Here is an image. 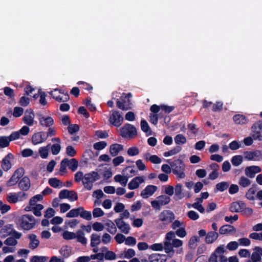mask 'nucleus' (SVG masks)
<instances>
[{"label": "nucleus", "instance_id": "f257e3e1", "mask_svg": "<svg viewBox=\"0 0 262 262\" xmlns=\"http://www.w3.org/2000/svg\"><path fill=\"white\" fill-rule=\"evenodd\" d=\"M172 168L173 173L179 178L183 179L186 177L184 172L185 164L184 162L179 159L171 161V159L166 160Z\"/></svg>", "mask_w": 262, "mask_h": 262}, {"label": "nucleus", "instance_id": "f03ea898", "mask_svg": "<svg viewBox=\"0 0 262 262\" xmlns=\"http://www.w3.org/2000/svg\"><path fill=\"white\" fill-rule=\"evenodd\" d=\"M132 95L130 93L125 94L123 93L120 97V99H117L116 100V105L118 108L122 111H127L132 109V103L130 98Z\"/></svg>", "mask_w": 262, "mask_h": 262}, {"label": "nucleus", "instance_id": "7ed1b4c3", "mask_svg": "<svg viewBox=\"0 0 262 262\" xmlns=\"http://www.w3.org/2000/svg\"><path fill=\"white\" fill-rule=\"evenodd\" d=\"M100 177L99 173L95 171L85 174V178L82 181L84 188L88 190H91L93 187V183L99 180Z\"/></svg>", "mask_w": 262, "mask_h": 262}, {"label": "nucleus", "instance_id": "20e7f679", "mask_svg": "<svg viewBox=\"0 0 262 262\" xmlns=\"http://www.w3.org/2000/svg\"><path fill=\"white\" fill-rule=\"evenodd\" d=\"M33 216L24 214L16 220V223L24 230H30L33 228Z\"/></svg>", "mask_w": 262, "mask_h": 262}, {"label": "nucleus", "instance_id": "39448f33", "mask_svg": "<svg viewBox=\"0 0 262 262\" xmlns=\"http://www.w3.org/2000/svg\"><path fill=\"white\" fill-rule=\"evenodd\" d=\"M137 135L136 127L129 123H126L120 128V135L124 138H134Z\"/></svg>", "mask_w": 262, "mask_h": 262}, {"label": "nucleus", "instance_id": "423d86ee", "mask_svg": "<svg viewBox=\"0 0 262 262\" xmlns=\"http://www.w3.org/2000/svg\"><path fill=\"white\" fill-rule=\"evenodd\" d=\"M10 235L17 239H19L21 236V233L16 231L13 229V225L12 224H7L1 229L0 235L2 238H4Z\"/></svg>", "mask_w": 262, "mask_h": 262}, {"label": "nucleus", "instance_id": "0eeeda50", "mask_svg": "<svg viewBox=\"0 0 262 262\" xmlns=\"http://www.w3.org/2000/svg\"><path fill=\"white\" fill-rule=\"evenodd\" d=\"M244 154L245 159L248 161H260L262 160V151L260 150L245 151Z\"/></svg>", "mask_w": 262, "mask_h": 262}, {"label": "nucleus", "instance_id": "6e6552de", "mask_svg": "<svg viewBox=\"0 0 262 262\" xmlns=\"http://www.w3.org/2000/svg\"><path fill=\"white\" fill-rule=\"evenodd\" d=\"M174 213L170 210H165L162 211L159 215V220L163 223L164 225H168L171 223L174 219Z\"/></svg>", "mask_w": 262, "mask_h": 262}, {"label": "nucleus", "instance_id": "1a4fd4ad", "mask_svg": "<svg viewBox=\"0 0 262 262\" xmlns=\"http://www.w3.org/2000/svg\"><path fill=\"white\" fill-rule=\"evenodd\" d=\"M110 122L116 127H119L122 124L123 118L119 111H114L109 118Z\"/></svg>", "mask_w": 262, "mask_h": 262}, {"label": "nucleus", "instance_id": "9d476101", "mask_svg": "<svg viewBox=\"0 0 262 262\" xmlns=\"http://www.w3.org/2000/svg\"><path fill=\"white\" fill-rule=\"evenodd\" d=\"M245 206L246 204L243 201L234 202L231 204L229 210L232 212H243Z\"/></svg>", "mask_w": 262, "mask_h": 262}, {"label": "nucleus", "instance_id": "9b49d317", "mask_svg": "<svg viewBox=\"0 0 262 262\" xmlns=\"http://www.w3.org/2000/svg\"><path fill=\"white\" fill-rule=\"evenodd\" d=\"M157 187L152 185H147L144 190L141 192V196L143 199H147L149 196H151L157 190Z\"/></svg>", "mask_w": 262, "mask_h": 262}, {"label": "nucleus", "instance_id": "f8f14e48", "mask_svg": "<svg viewBox=\"0 0 262 262\" xmlns=\"http://www.w3.org/2000/svg\"><path fill=\"white\" fill-rule=\"evenodd\" d=\"M13 158V155L11 153H9L3 159L1 166L5 171H8L11 168L12 165L10 160Z\"/></svg>", "mask_w": 262, "mask_h": 262}, {"label": "nucleus", "instance_id": "ddd939ff", "mask_svg": "<svg viewBox=\"0 0 262 262\" xmlns=\"http://www.w3.org/2000/svg\"><path fill=\"white\" fill-rule=\"evenodd\" d=\"M144 178L142 177H136L133 178L128 184V188L130 190L138 188L140 184L144 182Z\"/></svg>", "mask_w": 262, "mask_h": 262}, {"label": "nucleus", "instance_id": "4468645a", "mask_svg": "<svg viewBox=\"0 0 262 262\" xmlns=\"http://www.w3.org/2000/svg\"><path fill=\"white\" fill-rule=\"evenodd\" d=\"M115 223L120 231L124 234H128L130 229L128 224L125 223L124 221H115Z\"/></svg>", "mask_w": 262, "mask_h": 262}, {"label": "nucleus", "instance_id": "2eb2a0df", "mask_svg": "<svg viewBox=\"0 0 262 262\" xmlns=\"http://www.w3.org/2000/svg\"><path fill=\"white\" fill-rule=\"evenodd\" d=\"M253 252L251 255V260L254 262H259L261 260L262 248L256 246L253 249Z\"/></svg>", "mask_w": 262, "mask_h": 262}, {"label": "nucleus", "instance_id": "dca6fc26", "mask_svg": "<svg viewBox=\"0 0 262 262\" xmlns=\"http://www.w3.org/2000/svg\"><path fill=\"white\" fill-rule=\"evenodd\" d=\"M132 177V174L126 173V175L122 176L121 174H117L114 177V180L116 182L120 183L122 186H125L129 178Z\"/></svg>", "mask_w": 262, "mask_h": 262}, {"label": "nucleus", "instance_id": "f3484780", "mask_svg": "<svg viewBox=\"0 0 262 262\" xmlns=\"http://www.w3.org/2000/svg\"><path fill=\"white\" fill-rule=\"evenodd\" d=\"M31 186L30 180L28 177H24L18 183L19 188L23 191H27Z\"/></svg>", "mask_w": 262, "mask_h": 262}, {"label": "nucleus", "instance_id": "a211bd4d", "mask_svg": "<svg viewBox=\"0 0 262 262\" xmlns=\"http://www.w3.org/2000/svg\"><path fill=\"white\" fill-rule=\"evenodd\" d=\"M123 150V145L118 143L113 144L111 145L110 147V152L113 157L116 156L120 151Z\"/></svg>", "mask_w": 262, "mask_h": 262}, {"label": "nucleus", "instance_id": "6ab92c4d", "mask_svg": "<svg viewBox=\"0 0 262 262\" xmlns=\"http://www.w3.org/2000/svg\"><path fill=\"white\" fill-rule=\"evenodd\" d=\"M46 135L45 132H40L34 134V145L41 143L46 140Z\"/></svg>", "mask_w": 262, "mask_h": 262}, {"label": "nucleus", "instance_id": "aec40b11", "mask_svg": "<svg viewBox=\"0 0 262 262\" xmlns=\"http://www.w3.org/2000/svg\"><path fill=\"white\" fill-rule=\"evenodd\" d=\"M39 121L40 124L45 126H51L54 124V120L51 117H47L46 118L42 116L41 115H39Z\"/></svg>", "mask_w": 262, "mask_h": 262}, {"label": "nucleus", "instance_id": "412c9836", "mask_svg": "<svg viewBox=\"0 0 262 262\" xmlns=\"http://www.w3.org/2000/svg\"><path fill=\"white\" fill-rule=\"evenodd\" d=\"M218 237L219 234L216 232H208L205 237V242L207 244H212L217 239Z\"/></svg>", "mask_w": 262, "mask_h": 262}, {"label": "nucleus", "instance_id": "4be33fe9", "mask_svg": "<svg viewBox=\"0 0 262 262\" xmlns=\"http://www.w3.org/2000/svg\"><path fill=\"white\" fill-rule=\"evenodd\" d=\"M235 231L236 229L233 226L228 224L222 226L219 229V232L221 234L235 232Z\"/></svg>", "mask_w": 262, "mask_h": 262}, {"label": "nucleus", "instance_id": "5701e85b", "mask_svg": "<svg viewBox=\"0 0 262 262\" xmlns=\"http://www.w3.org/2000/svg\"><path fill=\"white\" fill-rule=\"evenodd\" d=\"M32 114H33V109L30 108L29 110H27L25 112V116L23 117V121L24 123L29 126L33 125V118L30 115Z\"/></svg>", "mask_w": 262, "mask_h": 262}, {"label": "nucleus", "instance_id": "b1692460", "mask_svg": "<svg viewBox=\"0 0 262 262\" xmlns=\"http://www.w3.org/2000/svg\"><path fill=\"white\" fill-rule=\"evenodd\" d=\"M233 120L237 124H245L248 123V119L243 115L236 114L233 116Z\"/></svg>", "mask_w": 262, "mask_h": 262}, {"label": "nucleus", "instance_id": "393cba45", "mask_svg": "<svg viewBox=\"0 0 262 262\" xmlns=\"http://www.w3.org/2000/svg\"><path fill=\"white\" fill-rule=\"evenodd\" d=\"M174 190L175 200L178 201L184 197V194L182 193V185L181 183H178L176 185Z\"/></svg>", "mask_w": 262, "mask_h": 262}, {"label": "nucleus", "instance_id": "a878e982", "mask_svg": "<svg viewBox=\"0 0 262 262\" xmlns=\"http://www.w3.org/2000/svg\"><path fill=\"white\" fill-rule=\"evenodd\" d=\"M59 253L62 256V258H67L69 257L72 254V248L71 247L66 245L61 247L59 250Z\"/></svg>", "mask_w": 262, "mask_h": 262}, {"label": "nucleus", "instance_id": "bb28decb", "mask_svg": "<svg viewBox=\"0 0 262 262\" xmlns=\"http://www.w3.org/2000/svg\"><path fill=\"white\" fill-rule=\"evenodd\" d=\"M229 185L230 183L228 182H221L216 185L214 191L215 193H216L218 191L223 192L227 189L229 187Z\"/></svg>", "mask_w": 262, "mask_h": 262}, {"label": "nucleus", "instance_id": "cd10ccee", "mask_svg": "<svg viewBox=\"0 0 262 262\" xmlns=\"http://www.w3.org/2000/svg\"><path fill=\"white\" fill-rule=\"evenodd\" d=\"M104 225L107 227V231L112 234H115L117 232V228L114 223L111 220H107Z\"/></svg>", "mask_w": 262, "mask_h": 262}, {"label": "nucleus", "instance_id": "c85d7f7f", "mask_svg": "<svg viewBox=\"0 0 262 262\" xmlns=\"http://www.w3.org/2000/svg\"><path fill=\"white\" fill-rule=\"evenodd\" d=\"M51 144H48L47 146L41 147L39 149V156L42 159H46L49 155V152Z\"/></svg>", "mask_w": 262, "mask_h": 262}, {"label": "nucleus", "instance_id": "c756f323", "mask_svg": "<svg viewBox=\"0 0 262 262\" xmlns=\"http://www.w3.org/2000/svg\"><path fill=\"white\" fill-rule=\"evenodd\" d=\"M100 236L97 233H93L91 236V246L95 247L101 243Z\"/></svg>", "mask_w": 262, "mask_h": 262}, {"label": "nucleus", "instance_id": "7c9ffc66", "mask_svg": "<svg viewBox=\"0 0 262 262\" xmlns=\"http://www.w3.org/2000/svg\"><path fill=\"white\" fill-rule=\"evenodd\" d=\"M82 207H79L77 208L72 209L68 213H67L66 216L69 218L77 217L78 215L80 216V212L82 211Z\"/></svg>", "mask_w": 262, "mask_h": 262}, {"label": "nucleus", "instance_id": "2f4dec72", "mask_svg": "<svg viewBox=\"0 0 262 262\" xmlns=\"http://www.w3.org/2000/svg\"><path fill=\"white\" fill-rule=\"evenodd\" d=\"M141 130L146 133L148 136L151 135L150 127L146 120H142L141 121Z\"/></svg>", "mask_w": 262, "mask_h": 262}, {"label": "nucleus", "instance_id": "473e14b6", "mask_svg": "<svg viewBox=\"0 0 262 262\" xmlns=\"http://www.w3.org/2000/svg\"><path fill=\"white\" fill-rule=\"evenodd\" d=\"M49 184L50 186L55 188H58L59 186L61 187L64 186V184L56 178H50L49 180Z\"/></svg>", "mask_w": 262, "mask_h": 262}, {"label": "nucleus", "instance_id": "72a5a7b5", "mask_svg": "<svg viewBox=\"0 0 262 262\" xmlns=\"http://www.w3.org/2000/svg\"><path fill=\"white\" fill-rule=\"evenodd\" d=\"M68 164V166L72 171H75L78 166V161L76 159L73 158L68 159V162H66Z\"/></svg>", "mask_w": 262, "mask_h": 262}, {"label": "nucleus", "instance_id": "f704fd0d", "mask_svg": "<svg viewBox=\"0 0 262 262\" xmlns=\"http://www.w3.org/2000/svg\"><path fill=\"white\" fill-rule=\"evenodd\" d=\"M76 238H77V242H78L83 245H85L87 243V239L84 237V233L81 230H78L76 232Z\"/></svg>", "mask_w": 262, "mask_h": 262}, {"label": "nucleus", "instance_id": "c9c22d12", "mask_svg": "<svg viewBox=\"0 0 262 262\" xmlns=\"http://www.w3.org/2000/svg\"><path fill=\"white\" fill-rule=\"evenodd\" d=\"M182 150V147L180 146H177L171 150L164 152L163 155L165 157L173 156L180 152Z\"/></svg>", "mask_w": 262, "mask_h": 262}, {"label": "nucleus", "instance_id": "e433bc0d", "mask_svg": "<svg viewBox=\"0 0 262 262\" xmlns=\"http://www.w3.org/2000/svg\"><path fill=\"white\" fill-rule=\"evenodd\" d=\"M10 142L9 136H0V147L5 148L9 146Z\"/></svg>", "mask_w": 262, "mask_h": 262}, {"label": "nucleus", "instance_id": "4c0bfd02", "mask_svg": "<svg viewBox=\"0 0 262 262\" xmlns=\"http://www.w3.org/2000/svg\"><path fill=\"white\" fill-rule=\"evenodd\" d=\"M43 208V205L42 204L34 203V215L36 216H41V211Z\"/></svg>", "mask_w": 262, "mask_h": 262}, {"label": "nucleus", "instance_id": "58836bf2", "mask_svg": "<svg viewBox=\"0 0 262 262\" xmlns=\"http://www.w3.org/2000/svg\"><path fill=\"white\" fill-rule=\"evenodd\" d=\"M243 158L242 156L236 155L233 156L231 159V162L233 166H238L243 162Z\"/></svg>", "mask_w": 262, "mask_h": 262}, {"label": "nucleus", "instance_id": "ea45409f", "mask_svg": "<svg viewBox=\"0 0 262 262\" xmlns=\"http://www.w3.org/2000/svg\"><path fill=\"white\" fill-rule=\"evenodd\" d=\"M186 137L182 134H178L174 137V141L176 144H184L186 142Z\"/></svg>", "mask_w": 262, "mask_h": 262}, {"label": "nucleus", "instance_id": "a19ab883", "mask_svg": "<svg viewBox=\"0 0 262 262\" xmlns=\"http://www.w3.org/2000/svg\"><path fill=\"white\" fill-rule=\"evenodd\" d=\"M157 199L162 206L168 204L170 201V197L165 195H161L158 196Z\"/></svg>", "mask_w": 262, "mask_h": 262}, {"label": "nucleus", "instance_id": "79ce46f5", "mask_svg": "<svg viewBox=\"0 0 262 262\" xmlns=\"http://www.w3.org/2000/svg\"><path fill=\"white\" fill-rule=\"evenodd\" d=\"M38 93L40 97L39 103L42 106L47 105V101L46 99V97L47 96L46 93L45 92L42 91L40 89L38 90Z\"/></svg>", "mask_w": 262, "mask_h": 262}, {"label": "nucleus", "instance_id": "37998d69", "mask_svg": "<svg viewBox=\"0 0 262 262\" xmlns=\"http://www.w3.org/2000/svg\"><path fill=\"white\" fill-rule=\"evenodd\" d=\"M7 200L10 203H16L19 201L17 193H9L7 195Z\"/></svg>", "mask_w": 262, "mask_h": 262}, {"label": "nucleus", "instance_id": "c03bdc74", "mask_svg": "<svg viewBox=\"0 0 262 262\" xmlns=\"http://www.w3.org/2000/svg\"><path fill=\"white\" fill-rule=\"evenodd\" d=\"M250 184V180L244 176L241 177L238 181V184L243 187H248Z\"/></svg>", "mask_w": 262, "mask_h": 262}, {"label": "nucleus", "instance_id": "a18cd8bd", "mask_svg": "<svg viewBox=\"0 0 262 262\" xmlns=\"http://www.w3.org/2000/svg\"><path fill=\"white\" fill-rule=\"evenodd\" d=\"M53 98L59 102H67L69 100L70 97L68 92H66L65 94H64V96L63 97H61L60 96L54 95V96H53Z\"/></svg>", "mask_w": 262, "mask_h": 262}, {"label": "nucleus", "instance_id": "49530a36", "mask_svg": "<svg viewBox=\"0 0 262 262\" xmlns=\"http://www.w3.org/2000/svg\"><path fill=\"white\" fill-rule=\"evenodd\" d=\"M256 191L255 187L250 188L246 193V197L249 200L253 201L255 199L254 195Z\"/></svg>", "mask_w": 262, "mask_h": 262}, {"label": "nucleus", "instance_id": "de8ad7c7", "mask_svg": "<svg viewBox=\"0 0 262 262\" xmlns=\"http://www.w3.org/2000/svg\"><path fill=\"white\" fill-rule=\"evenodd\" d=\"M82 209L83 210L80 212V217L88 221L91 220L92 219L91 212L85 210L83 207H82Z\"/></svg>", "mask_w": 262, "mask_h": 262}, {"label": "nucleus", "instance_id": "09e8293b", "mask_svg": "<svg viewBox=\"0 0 262 262\" xmlns=\"http://www.w3.org/2000/svg\"><path fill=\"white\" fill-rule=\"evenodd\" d=\"M76 233L66 231L63 233V237L66 240H71L75 238Z\"/></svg>", "mask_w": 262, "mask_h": 262}, {"label": "nucleus", "instance_id": "8fccbe9b", "mask_svg": "<svg viewBox=\"0 0 262 262\" xmlns=\"http://www.w3.org/2000/svg\"><path fill=\"white\" fill-rule=\"evenodd\" d=\"M161 254H152L149 256V259L150 262H164L162 259H161Z\"/></svg>", "mask_w": 262, "mask_h": 262}, {"label": "nucleus", "instance_id": "3c124183", "mask_svg": "<svg viewBox=\"0 0 262 262\" xmlns=\"http://www.w3.org/2000/svg\"><path fill=\"white\" fill-rule=\"evenodd\" d=\"M68 132L70 134L73 135L79 130V126L77 124H70L68 127Z\"/></svg>", "mask_w": 262, "mask_h": 262}, {"label": "nucleus", "instance_id": "603ef678", "mask_svg": "<svg viewBox=\"0 0 262 262\" xmlns=\"http://www.w3.org/2000/svg\"><path fill=\"white\" fill-rule=\"evenodd\" d=\"M106 146L107 143L105 141H102L95 143L94 144L93 147L94 149L100 150L105 148Z\"/></svg>", "mask_w": 262, "mask_h": 262}, {"label": "nucleus", "instance_id": "864d4df0", "mask_svg": "<svg viewBox=\"0 0 262 262\" xmlns=\"http://www.w3.org/2000/svg\"><path fill=\"white\" fill-rule=\"evenodd\" d=\"M140 151L138 147L133 146L127 149V153L130 156H135L139 155Z\"/></svg>", "mask_w": 262, "mask_h": 262}, {"label": "nucleus", "instance_id": "5fc2aeb1", "mask_svg": "<svg viewBox=\"0 0 262 262\" xmlns=\"http://www.w3.org/2000/svg\"><path fill=\"white\" fill-rule=\"evenodd\" d=\"M50 148L52 154L57 155L59 153L61 150V146L60 144H54L52 145H51Z\"/></svg>", "mask_w": 262, "mask_h": 262}, {"label": "nucleus", "instance_id": "6e6d98bb", "mask_svg": "<svg viewBox=\"0 0 262 262\" xmlns=\"http://www.w3.org/2000/svg\"><path fill=\"white\" fill-rule=\"evenodd\" d=\"M199 241V237H198L196 236H192L189 241V246L191 249H195L196 244V243L198 242Z\"/></svg>", "mask_w": 262, "mask_h": 262}, {"label": "nucleus", "instance_id": "4d7b16f0", "mask_svg": "<svg viewBox=\"0 0 262 262\" xmlns=\"http://www.w3.org/2000/svg\"><path fill=\"white\" fill-rule=\"evenodd\" d=\"M137 170H135L132 168V166H127L125 168H124L122 170V173L124 175H126V173H128L129 174H132V177L136 174L137 173Z\"/></svg>", "mask_w": 262, "mask_h": 262}, {"label": "nucleus", "instance_id": "13d9d810", "mask_svg": "<svg viewBox=\"0 0 262 262\" xmlns=\"http://www.w3.org/2000/svg\"><path fill=\"white\" fill-rule=\"evenodd\" d=\"M83 156L86 160L93 159L94 157L93 151L91 149H88L85 150L83 152Z\"/></svg>", "mask_w": 262, "mask_h": 262}, {"label": "nucleus", "instance_id": "bf43d9fd", "mask_svg": "<svg viewBox=\"0 0 262 262\" xmlns=\"http://www.w3.org/2000/svg\"><path fill=\"white\" fill-rule=\"evenodd\" d=\"M164 250L165 252L167 254H170L171 252L173 254L174 253V250L173 249V246L172 244L170 243L169 242H165L164 243Z\"/></svg>", "mask_w": 262, "mask_h": 262}, {"label": "nucleus", "instance_id": "052dcab7", "mask_svg": "<svg viewBox=\"0 0 262 262\" xmlns=\"http://www.w3.org/2000/svg\"><path fill=\"white\" fill-rule=\"evenodd\" d=\"M104 214L103 211L100 208H95L93 211V215L95 218L102 216Z\"/></svg>", "mask_w": 262, "mask_h": 262}, {"label": "nucleus", "instance_id": "680f3d73", "mask_svg": "<svg viewBox=\"0 0 262 262\" xmlns=\"http://www.w3.org/2000/svg\"><path fill=\"white\" fill-rule=\"evenodd\" d=\"M16 239L14 236L9 237L4 241V244L8 246H15L17 244Z\"/></svg>", "mask_w": 262, "mask_h": 262}, {"label": "nucleus", "instance_id": "e2e57ef3", "mask_svg": "<svg viewBox=\"0 0 262 262\" xmlns=\"http://www.w3.org/2000/svg\"><path fill=\"white\" fill-rule=\"evenodd\" d=\"M104 257L106 260H114L116 258V255L113 251H107L104 254Z\"/></svg>", "mask_w": 262, "mask_h": 262}, {"label": "nucleus", "instance_id": "0e129e2a", "mask_svg": "<svg viewBox=\"0 0 262 262\" xmlns=\"http://www.w3.org/2000/svg\"><path fill=\"white\" fill-rule=\"evenodd\" d=\"M252 138L255 140H258L259 141H262V135L260 134V131L256 130H254V129H252Z\"/></svg>", "mask_w": 262, "mask_h": 262}, {"label": "nucleus", "instance_id": "69168bd1", "mask_svg": "<svg viewBox=\"0 0 262 262\" xmlns=\"http://www.w3.org/2000/svg\"><path fill=\"white\" fill-rule=\"evenodd\" d=\"M66 154L70 157H74L76 154V151L74 148L71 145L66 147Z\"/></svg>", "mask_w": 262, "mask_h": 262}, {"label": "nucleus", "instance_id": "338daca9", "mask_svg": "<svg viewBox=\"0 0 262 262\" xmlns=\"http://www.w3.org/2000/svg\"><path fill=\"white\" fill-rule=\"evenodd\" d=\"M176 234L180 237L183 238L186 236L187 232L184 227H181L176 231Z\"/></svg>", "mask_w": 262, "mask_h": 262}, {"label": "nucleus", "instance_id": "774afa93", "mask_svg": "<svg viewBox=\"0 0 262 262\" xmlns=\"http://www.w3.org/2000/svg\"><path fill=\"white\" fill-rule=\"evenodd\" d=\"M19 181V179L18 178H16L15 175H12L11 178L7 181V186H12L15 185Z\"/></svg>", "mask_w": 262, "mask_h": 262}]
</instances>
